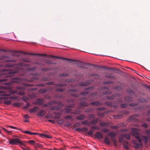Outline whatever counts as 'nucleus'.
I'll return each instance as SVG.
<instances>
[{
  "label": "nucleus",
  "mask_w": 150,
  "mask_h": 150,
  "mask_svg": "<svg viewBox=\"0 0 150 150\" xmlns=\"http://www.w3.org/2000/svg\"><path fill=\"white\" fill-rule=\"evenodd\" d=\"M2 72L1 73L0 76H3L4 78L0 79V82L5 81L8 79L10 80L11 82H13L12 78L8 79V77L11 76L14 74L17 73L18 70H16L14 71L6 70L3 69L1 70Z\"/></svg>",
  "instance_id": "obj_1"
},
{
  "label": "nucleus",
  "mask_w": 150,
  "mask_h": 150,
  "mask_svg": "<svg viewBox=\"0 0 150 150\" xmlns=\"http://www.w3.org/2000/svg\"><path fill=\"white\" fill-rule=\"evenodd\" d=\"M139 129L136 128L133 129L131 131V133L132 135L135 136L136 139H137L140 142H142V140L141 137L138 134L139 133Z\"/></svg>",
  "instance_id": "obj_2"
},
{
  "label": "nucleus",
  "mask_w": 150,
  "mask_h": 150,
  "mask_svg": "<svg viewBox=\"0 0 150 150\" xmlns=\"http://www.w3.org/2000/svg\"><path fill=\"white\" fill-rule=\"evenodd\" d=\"M10 144L12 145H17L18 144H20L24 146H25V144L22 142L19 139H12L9 140Z\"/></svg>",
  "instance_id": "obj_3"
},
{
  "label": "nucleus",
  "mask_w": 150,
  "mask_h": 150,
  "mask_svg": "<svg viewBox=\"0 0 150 150\" xmlns=\"http://www.w3.org/2000/svg\"><path fill=\"white\" fill-rule=\"evenodd\" d=\"M77 66L79 67L82 68H86V66L88 64L80 61H78L76 63Z\"/></svg>",
  "instance_id": "obj_4"
},
{
  "label": "nucleus",
  "mask_w": 150,
  "mask_h": 150,
  "mask_svg": "<svg viewBox=\"0 0 150 150\" xmlns=\"http://www.w3.org/2000/svg\"><path fill=\"white\" fill-rule=\"evenodd\" d=\"M137 141L136 140H133L132 141V143L134 144V146L136 149H138L142 145V142H140L139 141V144H138L136 143Z\"/></svg>",
  "instance_id": "obj_5"
},
{
  "label": "nucleus",
  "mask_w": 150,
  "mask_h": 150,
  "mask_svg": "<svg viewBox=\"0 0 150 150\" xmlns=\"http://www.w3.org/2000/svg\"><path fill=\"white\" fill-rule=\"evenodd\" d=\"M43 103V100L42 99H39L36 100L34 104L36 105H41Z\"/></svg>",
  "instance_id": "obj_6"
},
{
  "label": "nucleus",
  "mask_w": 150,
  "mask_h": 150,
  "mask_svg": "<svg viewBox=\"0 0 150 150\" xmlns=\"http://www.w3.org/2000/svg\"><path fill=\"white\" fill-rule=\"evenodd\" d=\"M96 137L98 138L102 139L103 136V134L100 132H97L95 134Z\"/></svg>",
  "instance_id": "obj_7"
},
{
  "label": "nucleus",
  "mask_w": 150,
  "mask_h": 150,
  "mask_svg": "<svg viewBox=\"0 0 150 150\" xmlns=\"http://www.w3.org/2000/svg\"><path fill=\"white\" fill-rule=\"evenodd\" d=\"M46 113V112L45 110H39L38 113V115L40 116H43Z\"/></svg>",
  "instance_id": "obj_8"
},
{
  "label": "nucleus",
  "mask_w": 150,
  "mask_h": 150,
  "mask_svg": "<svg viewBox=\"0 0 150 150\" xmlns=\"http://www.w3.org/2000/svg\"><path fill=\"white\" fill-rule=\"evenodd\" d=\"M39 109V108L37 106H35L33 108L29 110L30 113H32L35 112H36Z\"/></svg>",
  "instance_id": "obj_9"
},
{
  "label": "nucleus",
  "mask_w": 150,
  "mask_h": 150,
  "mask_svg": "<svg viewBox=\"0 0 150 150\" xmlns=\"http://www.w3.org/2000/svg\"><path fill=\"white\" fill-rule=\"evenodd\" d=\"M23 132L24 133L27 134H30V135H36L38 134V133L37 132H31L30 131H24Z\"/></svg>",
  "instance_id": "obj_10"
},
{
  "label": "nucleus",
  "mask_w": 150,
  "mask_h": 150,
  "mask_svg": "<svg viewBox=\"0 0 150 150\" xmlns=\"http://www.w3.org/2000/svg\"><path fill=\"white\" fill-rule=\"evenodd\" d=\"M142 138L143 141L145 144H146L148 141V137L145 136H142Z\"/></svg>",
  "instance_id": "obj_11"
},
{
  "label": "nucleus",
  "mask_w": 150,
  "mask_h": 150,
  "mask_svg": "<svg viewBox=\"0 0 150 150\" xmlns=\"http://www.w3.org/2000/svg\"><path fill=\"white\" fill-rule=\"evenodd\" d=\"M18 66H24V67H28L30 66V65L28 64H25L23 62H20L17 64Z\"/></svg>",
  "instance_id": "obj_12"
},
{
  "label": "nucleus",
  "mask_w": 150,
  "mask_h": 150,
  "mask_svg": "<svg viewBox=\"0 0 150 150\" xmlns=\"http://www.w3.org/2000/svg\"><path fill=\"white\" fill-rule=\"evenodd\" d=\"M128 142L127 141H124L123 143V146L125 149H129V147L127 146Z\"/></svg>",
  "instance_id": "obj_13"
},
{
  "label": "nucleus",
  "mask_w": 150,
  "mask_h": 150,
  "mask_svg": "<svg viewBox=\"0 0 150 150\" xmlns=\"http://www.w3.org/2000/svg\"><path fill=\"white\" fill-rule=\"evenodd\" d=\"M0 95L2 96H9L10 95L9 94H6L5 92L2 90H0Z\"/></svg>",
  "instance_id": "obj_14"
},
{
  "label": "nucleus",
  "mask_w": 150,
  "mask_h": 150,
  "mask_svg": "<svg viewBox=\"0 0 150 150\" xmlns=\"http://www.w3.org/2000/svg\"><path fill=\"white\" fill-rule=\"evenodd\" d=\"M104 142L107 144H110V139L108 137H105L104 139Z\"/></svg>",
  "instance_id": "obj_15"
},
{
  "label": "nucleus",
  "mask_w": 150,
  "mask_h": 150,
  "mask_svg": "<svg viewBox=\"0 0 150 150\" xmlns=\"http://www.w3.org/2000/svg\"><path fill=\"white\" fill-rule=\"evenodd\" d=\"M14 64L13 63H7L5 65V67L11 68L13 66Z\"/></svg>",
  "instance_id": "obj_16"
},
{
  "label": "nucleus",
  "mask_w": 150,
  "mask_h": 150,
  "mask_svg": "<svg viewBox=\"0 0 150 150\" xmlns=\"http://www.w3.org/2000/svg\"><path fill=\"white\" fill-rule=\"evenodd\" d=\"M85 116L83 115H81L76 117L78 120H83L84 119Z\"/></svg>",
  "instance_id": "obj_17"
},
{
  "label": "nucleus",
  "mask_w": 150,
  "mask_h": 150,
  "mask_svg": "<svg viewBox=\"0 0 150 150\" xmlns=\"http://www.w3.org/2000/svg\"><path fill=\"white\" fill-rule=\"evenodd\" d=\"M108 135L112 138H114L115 137V134L112 132H110L108 133Z\"/></svg>",
  "instance_id": "obj_18"
},
{
  "label": "nucleus",
  "mask_w": 150,
  "mask_h": 150,
  "mask_svg": "<svg viewBox=\"0 0 150 150\" xmlns=\"http://www.w3.org/2000/svg\"><path fill=\"white\" fill-rule=\"evenodd\" d=\"M25 147V148H23L22 146L20 145V146L23 149V150H30V149L28 147H27L26 145L25 146H24Z\"/></svg>",
  "instance_id": "obj_19"
},
{
  "label": "nucleus",
  "mask_w": 150,
  "mask_h": 150,
  "mask_svg": "<svg viewBox=\"0 0 150 150\" xmlns=\"http://www.w3.org/2000/svg\"><path fill=\"white\" fill-rule=\"evenodd\" d=\"M125 138L127 139H129L130 138V134H125L124 135Z\"/></svg>",
  "instance_id": "obj_20"
},
{
  "label": "nucleus",
  "mask_w": 150,
  "mask_h": 150,
  "mask_svg": "<svg viewBox=\"0 0 150 150\" xmlns=\"http://www.w3.org/2000/svg\"><path fill=\"white\" fill-rule=\"evenodd\" d=\"M82 123L83 125H89V124L88 123V120H86L82 121Z\"/></svg>",
  "instance_id": "obj_21"
},
{
  "label": "nucleus",
  "mask_w": 150,
  "mask_h": 150,
  "mask_svg": "<svg viewBox=\"0 0 150 150\" xmlns=\"http://www.w3.org/2000/svg\"><path fill=\"white\" fill-rule=\"evenodd\" d=\"M13 105L15 106L19 107L20 106L21 104L18 103H13Z\"/></svg>",
  "instance_id": "obj_22"
},
{
  "label": "nucleus",
  "mask_w": 150,
  "mask_h": 150,
  "mask_svg": "<svg viewBox=\"0 0 150 150\" xmlns=\"http://www.w3.org/2000/svg\"><path fill=\"white\" fill-rule=\"evenodd\" d=\"M90 104H94V105H100V103H99V102L98 101H96V102H92V103H91Z\"/></svg>",
  "instance_id": "obj_23"
},
{
  "label": "nucleus",
  "mask_w": 150,
  "mask_h": 150,
  "mask_svg": "<svg viewBox=\"0 0 150 150\" xmlns=\"http://www.w3.org/2000/svg\"><path fill=\"white\" fill-rule=\"evenodd\" d=\"M109 130L108 129L104 128L102 130V131L104 132H109Z\"/></svg>",
  "instance_id": "obj_24"
},
{
  "label": "nucleus",
  "mask_w": 150,
  "mask_h": 150,
  "mask_svg": "<svg viewBox=\"0 0 150 150\" xmlns=\"http://www.w3.org/2000/svg\"><path fill=\"white\" fill-rule=\"evenodd\" d=\"M16 61V60L14 59H8L5 60V61L6 62H14Z\"/></svg>",
  "instance_id": "obj_25"
},
{
  "label": "nucleus",
  "mask_w": 150,
  "mask_h": 150,
  "mask_svg": "<svg viewBox=\"0 0 150 150\" xmlns=\"http://www.w3.org/2000/svg\"><path fill=\"white\" fill-rule=\"evenodd\" d=\"M98 122V120L96 119L94 120L91 121V123L93 124H94L96 123H97Z\"/></svg>",
  "instance_id": "obj_26"
},
{
  "label": "nucleus",
  "mask_w": 150,
  "mask_h": 150,
  "mask_svg": "<svg viewBox=\"0 0 150 150\" xmlns=\"http://www.w3.org/2000/svg\"><path fill=\"white\" fill-rule=\"evenodd\" d=\"M27 142L30 144H33L34 143H35V142L33 140H30L28 141Z\"/></svg>",
  "instance_id": "obj_27"
},
{
  "label": "nucleus",
  "mask_w": 150,
  "mask_h": 150,
  "mask_svg": "<svg viewBox=\"0 0 150 150\" xmlns=\"http://www.w3.org/2000/svg\"><path fill=\"white\" fill-rule=\"evenodd\" d=\"M22 61L25 62H29L30 61L27 58H23L22 59Z\"/></svg>",
  "instance_id": "obj_28"
},
{
  "label": "nucleus",
  "mask_w": 150,
  "mask_h": 150,
  "mask_svg": "<svg viewBox=\"0 0 150 150\" xmlns=\"http://www.w3.org/2000/svg\"><path fill=\"white\" fill-rule=\"evenodd\" d=\"M93 133V131L92 130H89L87 133L88 134L90 135H92Z\"/></svg>",
  "instance_id": "obj_29"
},
{
  "label": "nucleus",
  "mask_w": 150,
  "mask_h": 150,
  "mask_svg": "<svg viewBox=\"0 0 150 150\" xmlns=\"http://www.w3.org/2000/svg\"><path fill=\"white\" fill-rule=\"evenodd\" d=\"M4 103L5 104L9 105L11 103V102L10 100H5L4 101Z\"/></svg>",
  "instance_id": "obj_30"
},
{
  "label": "nucleus",
  "mask_w": 150,
  "mask_h": 150,
  "mask_svg": "<svg viewBox=\"0 0 150 150\" xmlns=\"http://www.w3.org/2000/svg\"><path fill=\"white\" fill-rule=\"evenodd\" d=\"M100 124L101 126H107L108 125V124L106 123H105L104 122H100Z\"/></svg>",
  "instance_id": "obj_31"
},
{
  "label": "nucleus",
  "mask_w": 150,
  "mask_h": 150,
  "mask_svg": "<svg viewBox=\"0 0 150 150\" xmlns=\"http://www.w3.org/2000/svg\"><path fill=\"white\" fill-rule=\"evenodd\" d=\"M72 116L71 115H68L65 117V118L67 119H71L72 118Z\"/></svg>",
  "instance_id": "obj_32"
},
{
  "label": "nucleus",
  "mask_w": 150,
  "mask_h": 150,
  "mask_svg": "<svg viewBox=\"0 0 150 150\" xmlns=\"http://www.w3.org/2000/svg\"><path fill=\"white\" fill-rule=\"evenodd\" d=\"M36 68V67L29 68L28 69V70L29 71H34Z\"/></svg>",
  "instance_id": "obj_33"
},
{
  "label": "nucleus",
  "mask_w": 150,
  "mask_h": 150,
  "mask_svg": "<svg viewBox=\"0 0 150 150\" xmlns=\"http://www.w3.org/2000/svg\"><path fill=\"white\" fill-rule=\"evenodd\" d=\"M44 137H45L48 138H52V137L51 136L48 134H45Z\"/></svg>",
  "instance_id": "obj_34"
},
{
  "label": "nucleus",
  "mask_w": 150,
  "mask_h": 150,
  "mask_svg": "<svg viewBox=\"0 0 150 150\" xmlns=\"http://www.w3.org/2000/svg\"><path fill=\"white\" fill-rule=\"evenodd\" d=\"M58 108V107L56 106H53L51 108V109L52 110H57Z\"/></svg>",
  "instance_id": "obj_35"
},
{
  "label": "nucleus",
  "mask_w": 150,
  "mask_h": 150,
  "mask_svg": "<svg viewBox=\"0 0 150 150\" xmlns=\"http://www.w3.org/2000/svg\"><path fill=\"white\" fill-rule=\"evenodd\" d=\"M48 121L51 122L53 124H54L55 123V121L54 120H48Z\"/></svg>",
  "instance_id": "obj_36"
},
{
  "label": "nucleus",
  "mask_w": 150,
  "mask_h": 150,
  "mask_svg": "<svg viewBox=\"0 0 150 150\" xmlns=\"http://www.w3.org/2000/svg\"><path fill=\"white\" fill-rule=\"evenodd\" d=\"M7 57H8L7 56H2L0 58V59H4Z\"/></svg>",
  "instance_id": "obj_37"
},
{
  "label": "nucleus",
  "mask_w": 150,
  "mask_h": 150,
  "mask_svg": "<svg viewBox=\"0 0 150 150\" xmlns=\"http://www.w3.org/2000/svg\"><path fill=\"white\" fill-rule=\"evenodd\" d=\"M81 105H82L83 106H88V103H86L85 102H83L82 103H81Z\"/></svg>",
  "instance_id": "obj_38"
},
{
  "label": "nucleus",
  "mask_w": 150,
  "mask_h": 150,
  "mask_svg": "<svg viewBox=\"0 0 150 150\" xmlns=\"http://www.w3.org/2000/svg\"><path fill=\"white\" fill-rule=\"evenodd\" d=\"M58 123L62 124L63 123V120H59L57 121Z\"/></svg>",
  "instance_id": "obj_39"
},
{
  "label": "nucleus",
  "mask_w": 150,
  "mask_h": 150,
  "mask_svg": "<svg viewBox=\"0 0 150 150\" xmlns=\"http://www.w3.org/2000/svg\"><path fill=\"white\" fill-rule=\"evenodd\" d=\"M29 54H31V55H36L38 54H35V53H29ZM38 54L39 55H45L47 56V55L46 54Z\"/></svg>",
  "instance_id": "obj_40"
},
{
  "label": "nucleus",
  "mask_w": 150,
  "mask_h": 150,
  "mask_svg": "<svg viewBox=\"0 0 150 150\" xmlns=\"http://www.w3.org/2000/svg\"><path fill=\"white\" fill-rule=\"evenodd\" d=\"M142 126L144 127L145 128H146L148 127L147 124L146 123H144L142 125Z\"/></svg>",
  "instance_id": "obj_41"
},
{
  "label": "nucleus",
  "mask_w": 150,
  "mask_h": 150,
  "mask_svg": "<svg viewBox=\"0 0 150 150\" xmlns=\"http://www.w3.org/2000/svg\"><path fill=\"white\" fill-rule=\"evenodd\" d=\"M23 117L25 118L28 119L29 118V116L28 115H25Z\"/></svg>",
  "instance_id": "obj_42"
},
{
  "label": "nucleus",
  "mask_w": 150,
  "mask_h": 150,
  "mask_svg": "<svg viewBox=\"0 0 150 150\" xmlns=\"http://www.w3.org/2000/svg\"><path fill=\"white\" fill-rule=\"evenodd\" d=\"M92 128L97 130L99 129V128L98 127H93Z\"/></svg>",
  "instance_id": "obj_43"
},
{
  "label": "nucleus",
  "mask_w": 150,
  "mask_h": 150,
  "mask_svg": "<svg viewBox=\"0 0 150 150\" xmlns=\"http://www.w3.org/2000/svg\"><path fill=\"white\" fill-rule=\"evenodd\" d=\"M18 94L21 95H23L24 94V93L23 91H19L18 93Z\"/></svg>",
  "instance_id": "obj_44"
},
{
  "label": "nucleus",
  "mask_w": 150,
  "mask_h": 150,
  "mask_svg": "<svg viewBox=\"0 0 150 150\" xmlns=\"http://www.w3.org/2000/svg\"><path fill=\"white\" fill-rule=\"evenodd\" d=\"M111 127L112 129H116L118 127L116 126H113Z\"/></svg>",
  "instance_id": "obj_45"
},
{
  "label": "nucleus",
  "mask_w": 150,
  "mask_h": 150,
  "mask_svg": "<svg viewBox=\"0 0 150 150\" xmlns=\"http://www.w3.org/2000/svg\"><path fill=\"white\" fill-rule=\"evenodd\" d=\"M41 137H44L45 136V134H38Z\"/></svg>",
  "instance_id": "obj_46"
},
{
  "label": "nucleus",
  "mask_w": 150,
  "mask_h": 150,
  "mask_svg": "<svg viewBox=\"0 0 150 150\" xmlns=\"http://www.w3.org/2000/svg\"><path fill=\"white\" fill-rule=\"evenodd\" d=\"M113 142L114 143V145L115 146H116L117 145V142L116 141V140L115 139H113Z\"/></svg>",
  "instance_id": "obj_47"
},
{
  "label": "nucleus",
  "mask_w": 150,
  "mask_h": 150,
  "mask_svg": "<svg viewBox=\"0 0 150 150\" xmlns=\"http://www.w3.org/2000/svg\"><path fill=\"white\" fill-rule=\"evenodd\" d=\"M8 127L12 128L13 129H15L17 128L16 127H14L12 126H8Z\"/></svg>",
  "instance_id": "obj_48"
},
{
  "label": "nucleus",
  "mask_w": 150,
  "mask_h": 150,
  "mask_svg": "<svg viewBox=\"0 0 150 150\" xmlns=\"http://www.w3.org/2000/svg\"><path fill=\"white\" fill-rule=\"evenodd\" d=\"M146 132L149 134H150V130H147L146 131Z\"/></svg>",
  "instance_id": "obj_49"
},
{
  "label": "nucleus",
  "mask_w": 150,
  "mask_h": 150,
  "mask_svg": "<svg viewBox=\"0 0 150 150\" xmlns=\"http://www.w3.org/2000/svg\"><path fill=\"white\" fill-rule=\"evenodd\" d=\"M4 84L6 85H9L10 84H12V83L10 82H6L4 83Z\"/></svg>",
  "instance_id": "obj_50"
},
{
  "label": "nucleus",
  "mask_w": 150,
  "mask_h": 150,
  "mask_svg": "<svg viewBox=\"0 0 150 150\" xmlns=\"http://www.w3.org/2000/svg\"><path fill=\"white\" fill-rule=\"evenodd\" d=\"M57 91H60V92H62L64 91V90L63 89H60L59 88L57 90Z\"/></svg>",
  "instance_id": "obj_51"
},
{
  "label": "nucleus",
  "mask_w": 150,
  "mask_h": 150,
  "mask_svg": "<svg viewBox=\"0 0 150 150\" xmlns=\"http://www.w3.org/2000/svg\"><path fill=\"white\" fill-rule=\"evenodd\" d=\"M126 105H127L126 104H122L121 106L123 107H126Z\"/></svg>",
  "instance_id": "obj_52"
},
{
  "label": "nucleus",
  "mask_w": 150,
  "mask_h": 150,
  "mask_svg": "<svg viewBox=\"0 0 150 150\" xmlns=\"http://www.w3.org/2000/svg\"><path fill=\"white\" fill-rule=\"evenodd\" d=\"M62 58L63 59H66L67 60H72V59H67V58Z\"/></svg>",
  "instance_id": "obj_53"
},
{
  "label": "nucleus",
  "mask_w": 150,
  "mask_h": 150,
  "mask_svg": "<svg viewBox=\"0 0 150 150\" xmlns=\"http://www.w3.org/2000/svg\"><path fill=\"white\" fill-rule=\"evenodd\" d=\"M36 79L35 77H33L32 78L31 80L30 81H33L34 80V79Z\"/></svg>",
  "instance_id": "obj_54"
},
{
  "label": "nucleus",
  "mask_w": 150,
  "mask_h": 150,
  "mask_svg": "<svg viewBox=\"0 0 150 150\" xmlns=\"http://www.w3.org/2000/svg\"><path fill=\"white\" fill-rule=\"evenodd\" d=\"M83 129L85 131H86L88 129L87 128L85 127L83 128Z\"/></svg>",
  "instance_id": "obj_55"
},
{
  "label": "nucleus",
  "mask_w": 150,
  "mask_h": 150,
  "mask_svg": "<svg viewBox=\"0 0 150 150\" xmlns=\"http://www.w3.org/2000/svg\"><path fill=\"white\" fill-rule=\"evenodd\" d=\"M3 129H4V130L5 131H6V132H8L9 133H10L11 132H8V131L6 130V129H5V128H3Z\"/></svg>",
  "instance_id": "obj_56"
},
{
  "label": "nucleus",
  "mask_w": 150,
  "mask_h": 150,
  "mask_svg": "<svg viewBox=\"0 0 150 150\" xmlns=\"http://www.w3.org/2000/svg\"><path fill=\"white\" fill-rule=\"evenodd\" d=\"M64 47V46L62 45L59 48L62 49H63L64 48L63 47Z\"/></svg>",
  "instance_id": "obj_57"
},
{
  "label": "nucleus",
  "mask_w": 150,
  "mask_h": 150,
  "mask_svg": "<svg viewBox=\"0 0 150 150\" xmlns=\"http://www.w3.org/2000/svg\"><path fill=\"white\" fill-rule=\"evenodd\" d=\"M122 139H119V141L120 143H121L122 142Z\"/></svg>",
  "instance_id": "obj_58"
},
{
  "label": "nucleus",
  "mask_w": 150,
  "mask_h": 150,
  "mask_svg": "<svg viewBox=\"0 0 150 150\" xmlns=\"http://www.w3.org/2000/svg\"><path fill=\"white\" fill-rule=\"evenodd\" d=\"M2 98V99H7V98L6 97H2L1 98Z\"/></svg>",
  "instance_id": "obj_59"
},
{
  "label": "nucleus",
  "mask_w": 150,
  "mask_h": 150,
  "mask_svg": "<svg viewBox=\"0 0 150 150\" xmlns=\"http://www.w3.org/2000/svg\"><path fill=\"white\" fill-rule=\"evenodd\" d=\"M26 105L28 106H30V104L28 103H27Z\"/></svg>",
  "instance_id": "obj_60"
},
{
  "label": "nucleus",
  "mask_w": 150,
  "mask_h": 150,
  "mask_svg": "<svg viewBox=\"0 0 150 150\" xmlns=\"http://www.w3.org/2000/svg\"><path fill=\"white\" fill-rule=\"evenodd\" d=\"M44 105L45 106H48V104H44Z\"/></svg>",
  "instance_id": "obj_61"
},
{
  "label": "nucleus",
  "mask_w": 150,
  "mask_h": 150,
  "mask_svg": "<svg viewBox=\"0 0 150 150\" xmlns=\"http://www.w3.org/2000/svg\"><path fill=\"white\" fill-rule=\"evenodd\" d=\"M88 85V84H82V85L83 86H86Z\"/></svg>",
  "instance_id": "obj_62"
},
{
  "label": "nucleus",
  "mask_w": 150,
  "mask_h": 150,
  "mask_svg": "<svg viewBox=\"0 0 150 150\" xmlns=\"http://www.w3.org/2000/svg\"><path fill=\"white\" fill-rule=\"evenodd\" d=\"M147 120L150 122V118L148 119Z\"/></svg>",
  "instance_id": "obj_63"
},
{
  "label": "nucleus",
  "mask_w": 150,
  "mask_h": 150,
  "mask_svg": "<svg viewBox=\"0 0 150 150\" xmlns=\"http://www.w3.org/2000/svg\"><path fill=\"white\" fill-rule=\"evenodd\" d=\"M28 108V106H25L24 107V108Z\"/></svg>",
  "instance_id": "obj_64"
}]
</instances>
